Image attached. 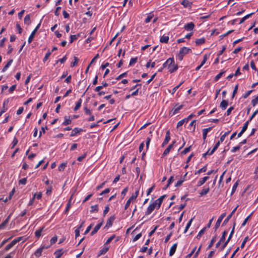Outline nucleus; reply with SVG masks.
Listing matches in <instances>:
<instances>
[{
    "mask_svg": "<svg viewBox=\"0 0 258 258\" xmlns=\"http://www.w3.org/2000/svg\"><path fill=\"white\" fill-rule=\"evenodd\" d=\"M190 51H191L190 49L186 47H183L181 48L178 54H177L178 59L179 60H182L184 55L188 53Z\"/></svg>",
    "mask_w": 258,
    "mask_h": 258,
    "instance_id": "1",
    "label": "nucleus"
},
{
    "mask_svg": "<svg viewBox=\"0 0 258 258\" xmlns=\"http://www.w3.org/2000/svg\"><path fill=\"white\" fill-rule=\"evenodd\" d=\"M139 189H137L136 191V192L135 193H134L132 195V196L129 198V199L127 201V202L125 205V206H124L125 210H126L128 208L131 202L133 200H135L137 198V197L138 196V195H139Z\"/></svg>",
    "mask_w": 258,
    "mask_h": 258,
    "instance_id": "2",
    "label": "nucleus"
},
{
    "mask_svg": "<svg viewBox=\"0 0 258 258\" xmlns=\"http://www.w3.org/2000/svg\"><path fill=\"white\" fill-rule=\"evenodd\" d=\"M166 197V195H164L162 196H161L159 199L156 200L154 203H153L154 205H155L157 207V209H158L160 208L161 205L163 201V200L165 199V198Z\"/></svg>",
    "mask_w": 258,
    "mask_h": 258,
    "instance_id": "3",
    "label": "nucleus"
},
{
    "mask_svg": "<svg viewBox=\"0 0 258 258\" xmlns=\"http://www.w3.org/2000/svg\"><path fill=\"white\" fill-rule=\"evenodd\" d=\"M40 25H41L40 23L39 24H38V25L34 29V30L32 32L31 34L29 36L28 40L29 43H31L32 41H33L34 35H35V33H36L37 31L38 30V29L39 28Z\"/></svg>",
    "mask_w": 258,
    "mask_h": 258,
    "instance_id": "4",
    "label": "nucleus"
},
{
    "mask_svg": "<svg viewBox=\"0 0 258 258\" xmlns=\"http://www.w3.org/2000/svg\"><path fill=\"white\" fill-rule=\"evenodd\" d=\"M226 215V213H224L220 215V216L218 218V219L216 222V223L215 225V230H216L218 228V227H219V226L220 225L221 221H222L223 219L225 217Z\"/></svg>",
    "mask_w": 258,
    "mask_h": 258,
    "instance_id": "5",
    "label": "nucleus"
},
{
    "mask_svg": "<svg viewBox=\"0 0 258 258\" xmlns=\"http://www.w3.org/2000/svg\"><path fill=\"white\" fill-rule=\"evenodd\" d=\"M115 216L113 215V216H111L108 219V220L107 221V222H106V225L104 226V228H109L111 226H112V223L113 222V221H114L115 220Z\"/></svg>",
    "mask_w": 258,
    "mask_h": 258,
    "instance_id": "6",
    "label": "nucleus"
},
{
    "mask_svg": "<svg viewBox=\"0 0 258 258\" xmlns=\"http://www.w3.org/2000/svg\"><path fill=\"white\" fill-rule=\"evenodd\" d=\"M170 140V131L168 130L166 133V136L163 143L162 144V147H163L165 145L168 144Z\"/></svg>",
    "mask_w": 258,
    "mask_h": 258,
    "instance_id": "7",
    "label": "nucleus"
},
{
    "mask_svg": "<svg viewBox=\"0 0 258 258\" xmlns=\"http://www.w3.org/2000/svg\"><path fill=\"white\" fill-rule=\"evenodd\" d=\"M238 207V206H237L233 210V211L231 212V213L227 217V218L224 220L223 224H222V225H225L228 222V221L229 220V219L231 218V217L232 216V215L234 214V213L235 212V211H236L237 210V208Z\"/></svg>",
    "mask_w": 258,
    "mask_h": 258,
    "instance_id": "8",
    "label": "nucleus"
},
{
    "mask_svg": "<svg viewBox=\"0 0 258 258\" xmlns=\"http://www.w3.org/2000/svg\"><path fill=\"white\" fill-rule=\"evenodd\" d=\"M155 208H157V207L153 203L150 205L146 212V215H150Z\"/></svg>",
    "mask_w": 258,
    "mask_h": 258,
    "instance_id": "9",
    "label": "nucleus"
},
{
    "mask_svg": "<svg viewBox=\"0 0 258 258\" xmlns=\"http://www.w3.org/2000/svg\"><path fill=\"white\" fill-rule=\"evenodd\" d=\"M103 221H102L100 223L98 224L94 228V229L92 230V231L91 232V235L92 236L94 235L95 233L97 232L98 230L100 228L101 226L103 224Z\"/></svg>",
    "mask_w": 258,
    "mask_h": 258,
    "instance_id": "10",
    "label": "nucleus"
},
{
    "mask_svg": "<svg viewBox=\"0 0 258 258\" xmlns=\"http://www.w3.org/2000/svg\"><path fill=\"white\" fill-rule=\"evenodd\" d=\"M195 28V24L193 22H190L184 25V28L187 31L192 30Z\"/></svg>",
    "mask_w": 258,
    "mask_h": 258,
    "instance_id": "11",
    "label": "nucleus"
},
{
    "mask_svg": "<svg viewBox=\"0 0 258 258\" xmlns=\"http://www.w3.org/2000/svg\"><path fill=\"white\" fill-rule=\"evenodd\" d=\"M175 143V141H174L172 144L168 146V147L164 151L162 156H165L169 154L170 150L173 148V145Z\"/></svg>",
    "mask_w": 258,
    "mask_h": 258,
    "instance_id": "12",
    "label": "nucleus"
},
{
    "mask_svg": "<svg viewBox=\"0 0 258 258\" xmlns=\"http://www.w3.org/2000/svg\"><path fill=\"white\" fill-rule=\"evenodd\" d=\"M212 128H213V127H209L207 128H204L203 130V138L204 140H206L207 136L208 133L209 132L211 131V130L212 129Z\"/></svg>",
    "mask_w": 258,
    "mask_h": 258,
    "instance_id": "13",
    "label": "nucleus"
},
{
    "mask_svg": "<svg viewBox=\"0 0 258 258\" xmlns=\"http://www.w3.org/2000/svg\"><path fill=\"white\" fill-rule=\"evenodd\" d=\"M228 105V102L226 100H222L220 104V107L222 108V110H225Z\"/></svg>",
    "mask_w": 258,
    "mask_h": 258,
    "instance_id": "14",
    "label": "nucleus"
},
{
    "mask_svg": "<svg viewBox=\"0 0 258 258\" xmlns=\"http://www.w3.org/2000/svg\"><path fill=\"white\" fill-rule=\"evenodd\" d=\"M83 131V130L81 128H79L77 127L75 128L72 132L70 136L71 137H74L77 134L80 133Z\"/></svg>",
    "mask_w": 258,
    "mask_h": 258,
    "instance_id": "15",
    "label": "nucleus"
},
{
    "mask_svg": "<svg viewBox=\"0 0 258 258\" xmlns=\"http://www.w3.org/2000/svg\"><path fill=\"white\" fill-rule=\"evenodd\" d=\"M177 244L174 243L171 246V247L170 248V251H169V255L170 256H172L174 254V253L176 251V248H177Z\"/></svg>",
    "mask_w": 258,
    "mask_h": 258,
    "instance_id": "16",
    "label": "nucleus"
},
{
    "mask_svg": "<svg viewBox=\"0 0 258 258\" xmlns=\"http://www.w3.org/2000/svg\"><path fill=\"white\" fill-rule=\"evenodd\" d=\"M209 178V176H205L202 178H201L198 183V186H200L202 185L203 184L205 183V182Z\"/></svg>",
    "mask_w": 258,
    "mask_h": 258,
    "instance_id": "17",
    "label": "nucleus"
},
{
    "mask_svg": "<svg viewBox=\"0 0 258 258\" xmlns=\"http://www.w3.org/2000/svg\"><path fill=\"white\" fill-rule=\"evenodd\" d=\"M168 69L170 73H172L178 69V65L174 63L171 65V67Z\"/></svg>",
    "mask_w": 258,
    "mask_h": 258,
    "instance_id": "18",
    "label": "nucleus"
},
{
    "mask_svg": "<svg viewBox=\"0 0 258 258\" xmlns=\"http://www.w3.org/2000/svg\"><path fill=\"white\" fill-rule=\"evenodd\" d=\"M64 121L62 123V124L64 125H69L72 122V121L70 119V116H64Z\"/></svg>",
    "mask_w": 258,
    "mask_h": 258,
    "instance_id": "19",
    "label": "nucleus"
},
{
    "mask_svg": "<svg viewBox=\"0 0 258 258\" xmlns=\"http://www.w3.org/2000/svg\"><path fill=\"white\" fill-rule=\"evenodd\" d=\"M181 4L184 7L188 8L191 6V3L189 2L188 0H183L181 2Z\"/></svg>",
    "mask_w": 258,
    "mask_h": 258,
    "instance_id": "20",
    "label": "nucleus"
},
{
    "mask_svg": "<svg viewBox=\"0 0 258 258\" xmlns=\"http://www.w3.org/2000/svg\"><path fill=\"white\" fill-rule=\"evenodd\" d=\"M63 251L62 249H59L57 250L55 252L54 254L55 255L56 258H60L61 255L63 254Z\"/></svg>",
    "mask_w": 258,
    "mask_h": 258,
    "instance_id": "21",
    "label": "nucleus"
},
{
    "mask_svg": "<svg viewBox=\"0 0 258 258\" xmlns=\"http://www.w3.org/2000/svg\"><path fill=\"white\" fill-rule=\"evenodd\" d=\"M169 37L167 36H162L160 39V42H161V43H168V41H169Z\"/></svg>",
    "mask_w": 258,
    "mask_h": 258,
    "instance_id": "22",
    "label": "nucleus"
},
{
    "mask_svg": "<svg viewBox=\"0 0 258 258\" xmlns=\"http://www.w3.org/2000/svg\"><path fill=\"white\" fill-rule=\"evenodd\" d=\"M13 60L12 59H11L9 60V61L7 62V63L5 65V66L4 67V68L2 70L3 72H5L7 71V70L9 68L10 66L12 64L13 62Z\"/></svg>",
    "mask_w": 258,
    "mask_h": 258,
    "instance_id": "23",
    "label": "nucleus"
},
{
    "mask_svg": "<svg viewBox=\"0 0 258 258\" xmlns=\"http://www.w3.org/2000/svg\"><path fill=\"white\" fill-rule=\"evenodd\" d=\"M24 23L27 25H29L31 24V20L30 15H27L24 18Z\"/></svg>",
    "mask_w": 258,
    "mask_h": 258,
    "instance_id": "24",
    "label": "nucleus"
},
{
    "mask_svg": "<svg viewBox=\"0 0 258 258\" xmlns=\"http://www.w3.org/2000/svg\"><path fill=\"white\" fill-rule=\"evenodd\" d=\"M210 191V188L209 187L207 188H204L200 193L201 196H203L207 194Z\"/></svg>",
    "mask_w": 258,
    "mask_h": 258,
    "instance_id": "25",
    "label": "nucleus"
},
{
    "mask_svg": "<svg viewBox=\"0 0 258 258\" xmlns=\"http://www.w3.org/2000/svg\"><path fill=\"white\" fill-rule=\"evenodd\" d=\"M174 63V60L173 58H169L166 60V63H168V69L171 67V65Z\"/></svg>",
    "mask_w": 258,
    "mask_h": 258,
    "instance_id": "26",
    "label": "nucleus"
},
{
    "mask_svg": "<svg viewBox=\"0 0 258 258\" xmlns=\"http://www.w3.org/2000/svg\"><path fill=\"white\" fill-rule=\"evenodd\" d=\"M44 227H41L40 229L36 230L35 232V235L37 237H40L41 235V233L43 231Z\"/></svg>",
    "mask_w": 258,
    "mask_h": 258,
    "instance_id": "27",
    "label": "nucleus"
},
{
    "mask_svg": "<svg viewBox=\"0 0 258 258\" xmlns=\"http://www.w3.org/2000/svg\"><path fill=\"white\" fill-rule=\"evenodd\" d=\"M81 104H82V99H80L76 103V106L74 109V111H76L78 110L81 107Z\"/></svg>",
    "mask_w": 258,
    "mask_h": 258,
    "instance_id": "28",
    "label": "nucleus"
},
{
    "mask_svg": "<svg viewBox=\"0 0 258 258\" xmlns=\"http://www.w3.org/2000/svg\"><path fill=\"white\" fill-rule=\"evenodd\" d=\"M205 42V39L204 38L198 39L196 40V43L198 45H201L204 43Z\"/></svg>",
    "mask_w": 258,
    "mask_h": 258,
    "instance_id": "29",
    "label": "nucleus"
},
{
    "mask_svg": "<svg viewBox=\"0 0 258 258\" xmlns=\"http://www.w3.org/2000/svg\"><path fill=\"white\" fill-rule=\"evenodd\" d=\"M80 36L79 34L78 35H72L70 36V43H73V41L77 40L78 37Z\"/></svg>",
    "mask_w": 258,
    "mask_h": 258,
    "instance_id": "30",
    "label": "nucleus"
},
{
    "mask_svg": "<svg viewBox=\"0 0 258 258\" xmlns=\"http://www.w3.org/2000/svg\"><path fill=\"white\" fill-rule=\"evenodd\" d=\"M253 14V13H252L251 14H248V15H246L245 16H244L243 18H242L240 20L239 24H240L243 23L246 19L249 18Z\"/></svg>",
    "mask_w": 258,
    "mask_h": 258,
    "instance_id": "31",
    "label": "nucleus"
},
{
    "mask_svg": "<svg viewBox=\"0 0 258 258\" xmlns=\"http://www.w3.org/2000/svg\"><path fill=\"white\" fill-rule=\"evenodd\" d=\"M207 229V227L203 228L198 233V234L197 236V238L198 239H200L201 236L205 233Z\"/></svg>",
    "mask_w": 258,
    "mask_h": 258,
    "instance_id": "32",
    "label": "nucleus"
},
{
    "mask_svg": "<svg viewBox=\"0 0 258 258\" xmlns=\"http://www.w3.org/2000/svg\"><path fill=\"white\" fill-rule=\"evenodd\" d=\"M74 61L71 63V67H74L77 66L79 62V58L76 56H74Z\"/></svg>",
    "mask_w": 258,
    "mask_h": 258,
    "instance_id": "33",
    "label": "nucleus"
},
{
    "mask_svg": "<svg viewBox=\"0 0 258 258\" xmlns=\"http://www.w3.org/2000/svg\"><path fill=\"white\" fill-rule=\"evenodd\" d=\"M91 213L97 212L98 211V205H95L91 207Z\"/></svg>",
    "mask_w": 258,
    "mask_h": 258,
    "instance_id": "34",
    "label": "nucleus"
},
{
    "mask_svg": "<svg viewBox=\"0 0 258 258\" xmlns=\"http://www.w3.org/2000/svg\"><path fill=\"white\" fill-rule=\"evenodd\" d=\"M15 242L12 241L9 244H8L5 247L6 250H8L10 248H11L12 247H13L15 245Z\"/></svg>",
    "mask_w": 258,
    "mask_h": 258,
    "instance_id": "35",
    "label": "nucleus"
},
{
    "mask_svg": "<svg viewBox=\"0 0 258 258\" xmlns=\"http://www.w3.org/2000/svg\"><path fill=\"white\" fill-rule=\"evenodd\" d=\"M227 234V231L226 230H225L223 232L222 235L220 239V242H223L224 241V240L225 239V237H226Z\"/></svg>",
    "mask_w": 258,
    "mask_h": 258,
    "instance_id": "36",
    "label": "nucleus"
},
{
    "mask_svg": "<svg viewBox=\"0 0 258 258\" xmlns=\"http://www.w3.org/2000/svg\"><path fill=\"white\" fill-rule=\"evenodd\" d=\"M9 219H10V216L7 217V219H6L5 220L4 222H3L1 224L0 228H3L8 224V223L9 222Z\"/></svg>",
    "mask_w": 258,
    "mask_h": 258,
    "instance_id": "37",
    "label": "nucleus"
},
{
    "mask_svg": "<svg viewBox=\"0 0 258 258\" xmlns=\"http://www.w3.org/2000/svg\"><path fill=\"white\" fill-rule=\"evenodd\" d=\"M194 219V217L190 219V220L188 221V223L187 224V225L185 227V228L184 230V233L186 232V231H187L188 228L190 227Z\"/></svg>",
    "mask_w": 258,
    "mask_h": 258,
    "instance_id": "38",
    "label": "nucleus"
},
{
    "mask_svg": "<svg viewBox=\"0 0 258 258\" xmlns=\"http://www.w3.org/2000/svg\"><path fill=\"white\" fill-rule=\"evenodd\" d=\"M216 240H217V237L216 236L213 237L212 238V239H211V240L208 246V248H211L213 246L214 242L216 241Z\"/></svg>",
    "mask_w": 258,
    "mask_h": 258,
    "instance_id": "39",
    "label": "nucleus"
},
{
    "mask_svg": "<svg viewBox=\"0 0 258 258\" xmlns=\"http://www.w3.org/2000/svg\"><path fill=\"white\" fill-rule=\"evenodd\" d=\"M42 248H38L34 253V254L37 257H39L41 255L42 252Z\"/></svg>",
    "mask_w": 258,
    "mask_h": 258,
    "instance_id": "40",
    "label": "nucleus"
},
{
    "mask_svg": "<svg viewBox=\"0 0 258 258\" xmlns=\"http://www.w3.org/2000/svg\"><path fill=\"white\" fill-rule=\"evenodd\" d=\"M235 225H236L235 223H234L233 228H232V230H231V232H230V234H229V236L228 237V239H227L228 240H230L231 238H232V235H233V233L234 232V228H235Z\"/></svg>",
    "mask_w": 258,
    "mask_h": 258,
    "instance_id": "41",
    "label": "nucleus"
},
{
    "mask_svg": "<svg viewBox=\"0 0 258 258\" xmlns=\"http://www.w3.org/2000/svg\"><path fill=\"white\" fill-rule=\"evenodd\" d=\"M108 249H109V247H105L103 248L100 251L99 255H102V254H103L105 253L108 250Z\"/></svg>",
    "mask_w": 258,
    "mask_h": 258,
    "instance_id": "42",
    "label": "nucleus"
},
{
    "mask_svg": "<svg viewBox=\"0 0 258 258\" xmlns=\"http://www.w3.org/2000/svg\"><path fill=\"white\" fill-rule=\"evenodd\" d=\"M137 60H138L137 57L132 58L131 59L129 65L133 66L134 64H135V63H136L137 62Z\"/></svg>",
    "mask_w": 258,
    "mask_h": 258,
    "instance_id": "43",
    "label": "nucleus"
},
{
    "mask_svg": "<svg viewBox=\"0 0 258 258\" xmlns=\"http://www.w3.org/2000/svg\"><path fill=\"white\" fill-rule=\"evenodd\" d=\"M187 119L186 118H184V119L180 120L178 122V123L177 124V127H178L181 126L185 122H187Z\"/></svg>",
    "mask_w": 258,
    "mask_h": 258,
    "instance_id": "44",
    "label": "nucleus"
},
{
    "mask_svg": "<svg viewBox=\"0 0 258 258\" xmlns=\"http://www.w3.org/2000/svg\"><path fill=\"white\" fill-rule=\"evenodd\" d=\"M207 170V166H204L203 168H202L201 169H199V170H198L196 172L195 174H200L202 172H206Z\"/></svg>",
    "mask_w": 258,
    "mask_h": 258,
    "instance_id": "45",
    "label": "nucleus"
},
{
    "mask_svg": "<svg viewBox=\"0 0 258 258\" xmlns=\"http://www.w3.org/2000/svg\"><path fill=\"white\" fill-rule=\"evenodd\" d=\"M258 113V109L255 110L253 113L250 116V117H249V120H248L247 121H248V122L249 123L250 121H251V120L255 117V116Z\"/></svg>",
    "mask_w": 258,
    "mask_h": 258,
    "instance_id": "46",
    "label": "nucleus"
},
{
    "mask_svg": "<svg viewBox=\"0 0 258 258\" xmlns=\"http://www.w3.org/2000/svg\"><path fill=\"white\" fill-rule=\"evenodd\" d=\"M191 146H190L189 147H187V148H185L181 152V155H184V154H186L187 153H188V152L190 151V148H191Z\"/></svg>",
    "mask_w": 258,
    "mask_h": 258,
    "instance_id": "47",
    "label": "nucleus"
},
{
    "mask_svg": "<svg viewBox=\"0 0 258 258\" xmlns=\"http://www.w3.org/2000/svg\"><path fill=\"white\" fill-rule=\"evenodd\" d=\"M67 166V163H61L59 166H58V170L59 171H63L65 167Z\"/></svg>",
    "mask_w": 258,
    "mask_h": 258,
    "instance_id": "48",
    "label": "nucleus"
},
{
    "mask_svg": "<svg viewBox=\"0 0 258 258\" xmlns=\"http://www.w3.org/2000/svg\"><path fill=\"white\" fill-rule=\"evenodd\" d=\"M225 71H223L220 72L219 74H218L214 78V80L215 81H217L223 75V74H224Z\"/></svg>",
    "mask_w": 258,
    "mask_h": 258,
    "instance_id": "49",
    "label": "nucleus"
},
{
    "mask_svg": "<svg viewBox=\"0 0 258 258\" xmlns=\"http://www.w3.org/2000/svg\"><path fill=\"white\" fill-rule=\"evenodd\" d=\"M153 17V14H150L146 18V19H145V22L146 23H148L149 22H150V21L151 20V19H152Z\"/></svg>",
    "mask_w": 258,
    "mask_h": 258,
    "instance_id": "50",
    "label": "nucleus"
},
{
    "mask_svg": "<svg viewBox=\"0 0 258 258\" xmlns=\"http://www.w3.org/2000/svg\"><path fill=\"white\" fill-rule=\"evenodd\" d=\"M248 124H249L248 121H246L245 122V123L244 124V125H243V127L242 128V130H241L242 132L244 133L245 132V131L247 130V128L248 127Z\"/></svg>",
    "mask_w": 258,
    "mask_h": 258,
    "instance_id": "51",
    "label": "nucleus"
},
{
    "mask_svg": "<svg viewBox=\"0 0 258 258\" xmlns=\"http://www.w3.org/2000/svg\"><path fill=\"white\" fill-rule=\"evenodd\" d=\"M183 105H181L179 106L178 107L176 108L173 111V114L174 115L177 113L178 111L183 107Z\"/></svg>",
    "mask_w": 258,
    "mask_h": 258,
    "instance_id": "52",
    "label": "nucleus"
},
{
    "mask_svg": "<svg viewBox=\"0 0 258 258\" xmlns=\"http://www.w3.org/2000/svg\"><path fill=\"white\" fill-rule=\"evenodd\" d=\"M72 199V196L71 197L70 199L67 204V207L66 209V211H65L66 213H67L68 212V211L69 210V209L71 207V201Z\"/></svg>",
    "mask_w": 258,
    "mask_h": 258,
    "instance_id": "53",
    "label": "nucleus"
},
{
    "mask_svg": "<svg viewBox=\"0 0 258 258\" xmlns=\"http://www.w3.org/2000/svg\"><path fill=\"white\" fill-rule=\"evenodd\" d=\"M184 177L183 179L181 178L179 180H178L177 182V183H176L175 186L176 187L180 186L182 184V183L184 182Z\"/></svg>",
    "mask_w": 258,
    "mask_h": 258,
    "instance_id": "54",
    "label": "nucleus"
},
{
    "mask_svg": "<svg viewBox=\"0 0 258 258\" xmlns=\"http://www.w3.org/2000/svg\"><path fill=\"white\" fill-rule=\"evenodd\" d=\"M214 153V152H213V150L210 151V149H209L207 152H206L205 154H203V157L205 158L207 155H211Z\"/></svg>",
    "mask_w": 258,
    "mask_h": 258,
    "instance_id": "55",
    "label": "nucleus"
},
{
    "mask_svg": "<svg viewBox=\"0 0 258 258\" xmlns=\"http://www.w3.org/2000/svg\"><path fill=\"white\" fill-rule=\"evenodd\" d=\"M51 54V52L50 51H48L45 54V57L43 59V61L45 62L48 58V57L50 56V55Z\"/></svg>",
    "mask_w": 258,
    "mask_h": 258,
    "instance_id": "56",
    "label": "nucleus"
},
{
    "mask_svg": "<svg viewBox=\"0 0 258 258\" xmlns=\"http://www.w3.org/2000/svg\"><path fill=\"white\" fill-rule=\"evenodd\" d=\"M238 181H237L233 185V187H232V192H231V194L232 195L236 190V188L238 186Z\"/></svg>",
    "mask_w": 258,
    "mask_h": 258,
    "instance_id": "57",
    "label": "nucleus"
},
{
    "mask_svg": "<svg viewBox=\"0 0 258 258\" xmlns=\"http://www.w3.org/2000/svg\"><path fill=\"white\" fill-rule=\"evenodd\" d=\"M252 213H251L248 217H247L245 220H244V221L243 222L242 224V226H244L245 225V224H246L247 221L248 220V219L250 218L251 216L252 215Z\"/></svg>",
    "mask_w": 258,
    "mask_h": 258,
    "instance_id": "58",
    "label": "nucleus"
},
{
    "mask_svg": "<svg viewBox=\"0 0 258 258\" xmlns=\"http://www.w3.org/2000/svg\"><path fill=\"white\" fill-rule=\"evenodd\" d=\"M57 236H53L51 239H50V244L51 245H52L54 243H55L56 241H57Z\"/></svg>",
    "mask_w": 258,
    "mask_h": 258,
    "instance_id": "59",
    "label": "nucleus"
},
{
    "mask_svg": "<svg viewBox=\"0 0 258 258\" xmlns=\"http://www.w3.org/2000/svg\"><path fill=\"white\" fill-rule=\"evenodd\" d=\"M258 103V96L251 101V103L253 106H255Z\"/></svg>",
    "mask_w": 258,
    "mask_h": 258,
    "instance_id": "60",
    "label": "nucleus"
},
{
    "mask_svg": "<svg viewBox=\"0 0 258 258\" xmlns=\"http://www.w3.org/2000/svg\"><path fill=\"white\" fill-rule=\"evenodd\" d=\"M115 237V235H113L107 239L105 244H108Z\"/></svg>",
    "mask_w": 258,
    "mask_h": 258,
    "instance_id": "61",
    "label": "nucleus"
},
{
    "mask_svg": "<svg viewBox=\"0 0 258 258\" xmlns=\"http://www.w3.org/2000/svg\"><path fill=\"white\" fill-rule=\"evenodd\" d=\"M127 75V72L123 73L116 78V80H119L123 77H126Z\"/></svg>",
    "mask_w": 258,
    "mask_h": 258,
    "instance_id": "62",
    "label": "nucleus"
},
{
    "mask_svg": "<svg viewBox=\"0 0 258 258\" xmlns=\"http://www.w3.org/2000/svg\"><path fill=\"white\" fill-rule=\"evenodd\" d=\"M45 129L46 130L48 129L47 126L41 127V131L39 133V138L41 137L42 133L44 134L45 133Z\"/></svg>",
    "mask_w": 258,
    "mask_h": 258,
    "instance_id": "63",
    "label": "nucleus"
},
{
    "mask_svg": "<svg viewBox=\"0 0 258 258\" xmlns=\"http://www.w3.org/2000/svg\"><path fill=\"white\" fill-rule=\"evenodd\" d=\"M226 46L225 45L223 46L222 50L219 51V52L218 53V56H220L221 55H222L223 54V53L224 52V51L226 50Z\"/></svg>",
    "mask_w": 258,
    "mask_h": 258,
    "instance_id": "64",
    "label": "nucleus"
}]
</instances>
